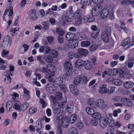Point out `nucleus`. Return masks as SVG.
<instances>
[{
	"mask_svg": "<svg viewBox=\"0 0 134 134\" xmlns=\"http://www.w3.org/2000/svg\"><path fill=\"white\" fill-rule=\"evenodd\" d=\"M39 51L41 52H43L44 53L47 54L50 52L51 49L48 46H42L40 48Z\"/></svg>",
	"mask_w": 134,
	"mask_h": 134,
	"instance_id": "nucleus-8",
	"label": "nucleus"
},
{
	"mask_svg": "<svg viewBox=\"0 0 134 134\" xmlns=\"http://www.w3.org/2000/svg\"><path fill=\"white\" fill-rule=\"evenodd\" d=\"M88 104L90 105L92 107L96 108V105L95 102H94L93 100L92 99H89L88 100Z\"/></svg>",
	"mask_w": 134,
	"mask_h": 134,
	"instance_id": "nucleus-32",
	"label": "nucleus"
},
{
	"mask_svg": "<svg viewBox=\"0 0 134 134\" xmlns=\"http://www.w3.org/2000/svg\"><path fill=\"white\" fill-rule=\"evenodd\" d=\"M12 107V102L10 101H8L7 103L6 108L7 110L9 111Z\"/></svg>",
	"mask_w": 134,
	"mask_h": 134,
	"instance_id": "nucleus-52",
	"label": "nucleus"
},
{
	"mask_svg": "<svg viewBox=\"0 0 134 134\" xmlns=\"http://www.w3.org/2000/svg\"><path fill=\"white\" fill-rule=\"evenodd\" d=\"M97 106L99 107H102L104 104V100L101 99H98L97 102L96 104H95Z\"/></svg>",
	"mask_w": 134,
	"mask_h": 134,
	"instance_id": "nucleus-35",
	"label": "nucleus"
},
{
	"mask_svg": "<svg viewBox=\"0 0 134 134\" xmlns=\"http://www.w3.org/2000/svg\"><path fill=\"white\" fill-rule=\"evenodd\" d=\"M6 73V77L7 78L8 80L9 81V83H10L11 82V79L10 75H11L12 76V74L9 71H7Z\"/></svg>",
	"mask_w": 134,
	"mask_h": 134,
	"instance_id": "nucleus-50",
	"label": "nucleus"
},
{
	"mask_svg": "<svg viewBox=\"0 0 134 134\" xmlns=\"http://www.w3.org/2000/svg\"><path fill=\"white\" fill-rule=\"evenodd\" d=\"M100 46V45L98 44H94L90 47V50L91 51H94L96 50Z\"/></svg>",
	"mask_w": 134,
	"mask_h": 134,
	"instance_id": "nucleus-39",
	"label": "nucleus"
},
{
	"mask_svg": "<svg viewBox=\"0 0 134 134\" xmlns=\"http://www.w3.org/2000/svg\"><path fill=\"white\" fill-rule=\"evenodd\" d=\"M63 81V79L60 77H57L54 81L53 83L55 87H58L62 85Z\"/></svg>",
	"mask_w": 134,
	"mask_h": 134,
	"instance_id": "nucleus-9",
	"label": "nucleus"
},
{
	"mask_svg": "<svg viewBox=\"0 0 134 134\" xmlns=\"http://www.w3.org/2000/svg\"><path fill=\"white\" fill-rule=\"evenodd\" d=\"M59 86H60L61 90L62 91H63L64 92H65L67 91V89L65 85H61Z\"/></svg>",
	"mask_w": 134,
	"mask_h": 134,
	"instance_id": "nucleus-59",
	"label": "nucleus"
},
{
	"mask_svg": "<svg viewBox=\"0 0 134 134\" xmlns=\"http://www.w3.org/2000/svg\"><path fill=\"white\" fill-rule=\"evenodd\" d=\"M92 116L93 118L97 120L100 119L101 118L100 114L98 112L93 113Z\"/></svg>",
	"mask_w": 134,
	"mask_h": 134,
	"instance_id": "nucleus-40",
	"label": "nucleus"
},
{
	"mask_svg": "<svg viewBox=\"0 0 134 134\" xmlns=\"http://www.w3.org/2000/svg\"><path fill=\"white\" fill-rule=\"evenodd\" d=\"M53 75L51 74H47L45 76V78L49 81L52 82H54Z\"/></svg>",
	"mask_w": 134,
	"mask_h": 134,
	"instance_id": "nucleus-31",
	"label": "nucleus"
},
{
	"mask_svg": "<svg viewBox=\"0 0 134 134\" xmlns=\"http://www.w3.org/2000/svg\"><path fill=\"white\" fill-rule=\"evenodd\" d=\"M113 127V126H111L110 125L109 127L108 128V132L109 133V134H114L115 133L114 129Z\"/></svg>",
	"mask_w": 134,
	"mask_h": 134,
	"instance_id": "nucleus-42",
	"label": "nucleus"
},
{
	"mask_svg": "<svg viewBox=\"0 0 134 134\" xmlns=\"http://www.w3.org/2000/svg\"><path fill=\"white\" fill-rule=\"evenodd\" d=\"M118 73H119V76L121 77H123L125 75V73L124 70L121 69H118Z\"/></svg>",
	"mask_w": 134,
	"mask_h": 134,
	"instance_id": "nucleus-49",
	"label": "nucleus"
},
{
	"mask_svg": "<svg viewBox=\"0 0 134 134\" xmlns=\"http://www.w3.org/2000/svg\"><path fill=\"white\" fill-rule=\"evenodd\" d=\"M37 111V109L36 108L32 107L30 108L29 110V113L30 114H32L35 113Z\"/></svg>",
	"mask_w": 134,
	"mask_h": 134,
	"instance_id": "nucleus-48",
	"label": "nucleus"
},
{
	"mask_svg": "<svg viewBox=\"0 0 134 134\" xmlns=\"http://www.w3.org/2000/svg\"><path fill=\"white\" fill-rule=\"evenodd\" d=\"M29 106V104L27 102L23 103L20 107V109L21 110L24 111Z\"/></svg>",
	"mask_w": 134,
	"mask_h": 134,
	"instance_id": "nucleus-43",
	"label": "nucleus"
},
{
	"mask_svg": "<svg viewBox=\"0 0 134 134\" xmlns=\"http://www.w3.org/2000/svg\"><path fill=\"white\" fill-rule=\"evenodd\" d=\"M73 11L71 8V14L66 13L65 17V20L68 22L71 21L73 19Z\"/></svg>",
	"mask_w": 134,
	"mask_h": 134,
	"instance_id": "nucleus-12",
	"label": "nucleus"
},
{
	"mask_svg": "<svg viewBox=\"0 0 134 134\" xmlns=\"http://www.w3.org/2000/svg\"><path fill=\"white\" fill-rule=\"evenodd\" d=\"M121 125V124L119 121H117L115 123L111 124L110 125L113 127L115 126L116 128H119L120 127Z\"/></svg>",
	"mask_w": 134,
	"mask_h": 134,
	"instance_id": "nucleus-46",
	"label": "nucleus"
},
{
	"mask_svg": "<svg viewBox=\"0 0 134 134\" xmlns=\"http://www.w3.org/2000/svg\"><path fill=\"white\" fill-rule=\"evenodd\" d=\"M29 16L30 19L32 20H36L38 18V17L36 14V10L34 9L30 10Z\"/></svg>",
	"mask_w": 134,
	"mask_h": 134,
	"instance_id": "nucleus-5",
	"label": "nucleus"
},
{
	"mask_svg": "<svg viewBox=\"0 0 134 134\" xmlns=\"http://www.w3.org/2000/svg\"><path fill=\"white\" fill-rule=\"evenodd\" d=\"M47 38L49 43H50L53 42L54 38L52 36H49L47 37Z\"/></svg>",
	"mask_w": 134,
	"mask_h": 134,
	"instance_id": "nucleus-62",
	"label": "nucleus"
},
{
	"mask_svg": "<svg viewBox=\"0 0 134 134\" xmlns=\"http://www.w3.org/2000/svg\"><path fill=\"white\" fill-rule=\"evenodd\" d=\"M70 134H78V132L76 128L72 127L69 130Z\"/></svg>",
	"mask_w": 134,
	"mask_h": 134,
	"instance_id": "nucleus-44",
	"label": "nucleus"
},
{
	"mask_svg": "<svg viewBox=\"0 0 134 134\" xmlns=\"http://www.w3.org/2000/svg\"><path fill=\"white\" fill-rule=\"evenodd\" d=\"M133 82L129 81H126L124 83V86L126 88H131L133 85Z\"/></svg>",
	"mask_w": 134,
	"mask_h": 134,
	"instance_id": "nucleus-24",
	"label": "nucleus"
},
{
	"mask_svg": "<svg viewBox=\"0 0 134 134\" xmlns=\"http://www.w3.org/2000/svg\"><path fill=\"white\" fill-rule=\"evenodd\" d=\"M85 110L87 113L89 114L92 115L94 112V111L93 109L88 107H86Z\"/></svg>",
	"mask_w": 134,
	"mask_h": 134,
	"instance_id": "nucleus-45",
	"label": "nucleus"
},
{
	"mask_svg": "<svg viewBox=\"0 0 134 134\" xmlns=\"http://www.w3.org/2000/svg\"><path fill=\"white\" fill-rule=\"evenodd\" d=\"M120 100V98L119 96H115L111 98L112 101L113 102H118Z\"/></svg>",
	"mask_w": 134,
	"mask_h": 134,
	"instance_id": "nucleus-53",
	"label": "nucleus"
},
{
	"mask_svg": "<svg viewBox=\"0 0 134 134\" xmlns=\"http://www.w3.org/2000/svg\"><path fill=\"white\" fill-rule=\"evenodd\" d=\"M112 114H107L105 118L107 120V122L110 123V125L111 124H113L114 122V121L112 117Z\"/></svg>",
	"mask_w": 134,
	"mask_h": 134,
	"instance_id": "nucleus-25",
	"label": "nucleus"
},
{
	"mask_svg": "<svg viewBox=\"0 0 134 134\" xmlns=\"http://www.w3.org/2000/svg\"><path fill=\"white\" fill-rule=\"evenodd\" d=\"M121 101L123 104L128 106H131L132 104L130 99L126 98H122L121 99Z\"/></svg>",
	"mask_w": 134,
	"mask_h": 134,
	"instance_id": "nucleus-14",
	"label": "nucleus"
},
{
	"mask_svg": "<svg viewBox=\"0 0 134 134\" xmlns=\"http://www.w3.org/2000/svg\"><path fill=\"white\" fill-rule=\"evenodd\" d=\"M75 33L70 32H68L66 35V39L68 41H71L75 38Z\"/></svg>",
	"mask_w": 134,
	"mask_h": 134,
	"instance_id": "nucleus-11",
	"label": "nucleus"
},
{
	"mask_svg": "<svg viewBox=\"0 0 134 134\" xmlns=\"http://www.w3.org/2000/svg\"><path fill=\"white\" fill-rule=\"evenodd\" d=\"M91 1L90 0H82L81 3L85 5H88L91 4Z\"/></svg>",
	"mask_w": 134,
	"mask_h": 134,
	"instance_id": "nucleus-51",
	"label": "nucleus"
},
{
	"mask_svg": "<svg viewBox=\"0 0 134 134\" xmlns=\"http://www.w3.org/2000/svg\"><path fill=\"white\" fill-rule=\"evenodd\" d=\"M99 34V32L98 31H93L91 33V35L93 38H96L97 37Z\"/></svg>",
	"mask_w": 134,
	"mask_h": 134,
	"instance_id": "nucleus-47",
	"label": "nucleus"
},
{
	"mask_svg": "<svg viewBox=\"0 0 134 134\" xmlns=\"http://www.w3.org/2000/svg\"><path fill=\"white\" fill-rule=\"evenodd\" d=\"M111 29L110 27L109 26L105 27L102 34V38L104 41L107 42L109 41V37L111 35Z\"/></svg>",
	"mask_w": 134,
	"mask_h": 134,
	"instance_id": "nucleus-2",
	"label": "nucleus"
},
{
	"mask_svg": "<svg viewBox=\"0 0 134 134\" xmlns=\"http://www.w3.org/2000/svg\"><path fill=\"white\" fill-rule=\"evenodd\" d=\"M38 126L37 128L36 131L40 134H41V129L42 128V125L41 123L38 124Z\"/></svg>",
	"mask_w": 134,
	"mask_h": 134,
	"instance_id": "nucleus-54",
	"label": "nucleus"
},
{
	"mask_svg": "<svg viewBox=\"0 0 134 134\" xmlns=\"http://www.w3.org/2000/svg\"><path fill=\"white\" fill-rule=\"evenodd\" d=\"M108 123H109L107 122L106 119L105 118H102L100 119V124L102 128H105L106 127Z\"/></svg>",
	"mask_w": 134,
	"mask_h": 134,
	"instance_id": "nucleus-13",
	"label": "nucleus"
},
{
	"mask_svg": "<svg viewBox=\"0 0 134 134\" xmlns=\"http://www.w3.org/2000/svg\"><path fill=\"white\" fill-rule=\"evenodd\" d=\"M58 55V53L54 49H52L50 52V55L53 57L57 58Z\"/></svg>",
	"mask_w": 134,
	"mask_h": 134,
	"instance_id": "nucleus-33",
	"label": "nucleus"
},
{
	"mask_svg": "<svg viewBox=\"0 0 134 134\" xmlns=\"http://www.w3.org/2000/svg\"><path fill=\"white\" fill-rule=\"evenodd\" d=\"M82 79V77L81 76L77 77L74 80V83L76 85H79Z\"/></svg>",
	"mask_w": 134,
	"mask_h": 134,
	"instance_id": "nucleus-27",
	"label": "nucleus"
},
{
	"mask_svg": "<svg viewBox=\"0 0 134 134\" xmlns=\"http://www.w3.org/2000/svg\"><path fill=\"white\" fill-rule=\"evenodd\" d=\"M62 93L60 92L56 93L55 97L53 96L50 97L52 103V107L54 113L56 114H58L60 112V106L59 105L57 100H60L62 98Z\"/></svg>",
	"mask_w": 134,
	"mask_h": 134,
	"instance_id": "nucleus-1",
	"label": "nucleus"
},
{
	"mask_svg": "<svg viewBox=\"0 0 134 134\" xmlns=\"http://www.w3.org/2000/svg\"><path fill=\"white\" fill-rule=\"evenodd\" d=\"M118 69H113L109 70L110 76H114L118 74Z\"/></svg>",
	"mask_w": 134,
	"mask_h": 134,
	"instance_id": "nucleus-36",
	"label": "nucleus"
},
{
	"mask_svg": "<svg viewBox=\"0 0 134 134\" xmlns=\"http://www.w3.org/2000/svg\"><path fill=\"white\" fill-rule=\"evenodd\" d=\"M119 21L121 23L120 28H118L119 31H121V30H123V31L126 33H127L128 32V30L126 28L125 24L123 21Z\"/></svg>",
	"mask_w": 134,
	"mask_h": 134,
	"instance_id": "nucleus-22",
	"label": "nucleus"
},
{
	"mask_svg": "<svg viewBox=\"0 0 134 134\" xmlns=\"http://www.w3.org/2000/svg\"><path fill=\"white\" fill-rule=\"evenodd\" d=\"M13 108L15 109L18 110L19 111H21L20 109V107L16 103L14 104L13 106Z\"/></svg>",
	"mask_w": 134,
	"mask_h": 134,
	"instance_id": "nucleus-61",
	"label": "nucleus"
},
{
	"mask_svg": "<svg viewBox=\"0 0 134 134\" xmlns=\"http://www.w3.org/2000/svg\"><path fill=\"white\" fill-rule=\"evenodd\" d=\"M82 13V11L81 9L77 10L74 15V18L76 19H79L81 17Z\"/></svg>",
	"mask_w": 134,
	"mask_h": 134,
	"instance_id": "nucleus-20",
	"label": "nucleus"
},
{
	"mask_svg": "<svg viewBox=\"0 0 134 134\" xmlns=\"http://www.w3.org/2000/svg\"><path fill=\"white\" fill-rule=\"evenodd\" d=\"M88 18L87 16H85L83 17L81 20L80 21L82 23H85L88 22Z\"/></svg>",
	"mask_w": 134,
	"mask_h": 134,
	"instance_id": "nucleus-60",
	"label": "nucleus"
},
{
	"mask_svg": "<svg viewBox=\"0 0 134 134\" xmlns=\"http://www.w3.org/2000/svg\"><path fill=\"white\" fill-rule=\"evenodd\" d=\"M56 32L60 36H63L65 34V31L60 28H57L56 30Z\"/></svg>",
	"mask_w": 134,
	"mask_h": 134,
	"instance_id": "nucleus-30",
	"label": "nucleus"
},
{
	"mask_svg": "<svg viewBox=\"0 0 134 134\" xmlns=\"http://www.w3.org/2000/svg\"><path fill=\"white\" fill-rule=\"evenodd\" d=\"M82 62L83 61L81 59H79L77 60L75 63L76 67L78 68L80 67H82L83 65Z\"/></svg>",
	"mask_w": 134,
	"mask_h": 134,
	"instance_id": "nucleus-29",
	"label": "nucleus"
},
{
	"mask_svg": "<svg viewBox=\"0 0 134 134\" xmlns=\"http://www.w3.org/2000/svg\"><path fill=\"white\" fill-rule=\"evenodd\" d=\"M77 119L76 116L75 114L72 115L70 117L69 121L71 124L75 122Z\"/></svg>",
	"mask_w": 134,
	"mask_h": 134,
	"instance_id": "nucleus-38",
	"label": "nucleus"
},
{
	"mask_svg": "<svg viewBox=\"0 0 134 134\" xmlns=\"http://www.w3.org/2000/svg\"><path fill=\"white\" fill-rule=\"evenodd\" d=\"M54 87H55V86L53 84H49L46 86V88L47 91L50 93H52L54 90Z\"/></svg>",
	"mask_w": 134,
	"mask_h": 134,
	"instance_id": "nucleus-18",
	"label": "nucleus"
},
{
	"mask_svg": "<svg viewBox=\"0 0 134 134\" xmlns=\"http://www.w3.org/2000/svg\"><path fill=\"white\" fill-rule=\"evenodd\" d=\"M113 79V78L111 77L109 79L110 81H112L114 85L117 86H120L122 84V82L120 80L116 79Z\"/></svg>",
	"mask_w": 134,
	"mask_h": 134,
	"instance_id": "nucleus-21",
	"label": "nucleus"
},
{
	"mask_svg": "<svg viewBox=\"0 0 134 134\" xmlns=\"http://www.w3.org/2000/svg\"><path fill=\"white\" fill-rule=\"evenodd\" d=\"M19 28H18L17 29L16 28H14V29L13 28H12V29H10L9 30V31L10 32H11L12 34V36H13L14 35V34L15 33V31H18L19 30Z\"/></svg>",
	"mask_w": 134,
	"mask_h": 134,
	"instance_id": "nucleus-55",
	"label": "nucleus"
},
{
	"mask_svg": "<svg viewBox=\"0 0 134 134\" xmlns=\"http://www.w3.org/2000/svg\"><path fill=\"white\" fill-rule=\"evenodd\" d=\"M128 3L134 8V0H128Z\"/></svg>",
	"mask_w": 134,
	"mask_h": 134,
	"instance_id": "nucleus-64",
	"label": "nucleus"
},
{
	"mask_svg": "<svg viewBox=\"0 0 134 134\" xmlns=\"http://www.w3.org/2000/svg\"><path fill=\"white\" fill-rule=\"evenodd\" d=\"M102 10V7L99 5L94 7L91 10L92 14L93 16H96L99 14Z\"/></svg>",
	"mask_w": 134,
	"mask_h": 134,
	"instance_id": "nucleus-4",
	"label": "nucleus"
},
{
	"mask_svg": "<svg viewBox=\"0 0 134 134\" xmlns=\"http://www.w3.org/2000/svg\"><path fill=\"white\" fill-rule=\"evenodd\" d=\"M93 16L92 15L90 16H87L88 22H91L94 21L95 19Z\"/></svg>",
	"mask_w": 134,
	"mask_h": 134,
	"instance_id": "nucleus-58",
	"label": "nucleus"
},
{
	"mask_svg": "<svg viewBox=\"0 0 134 134\" xmlns=\"http://www.w3.org/2000/svg\"><path fill=\"white\" fill-rule=\"evenodd\" d=\"M88 51L86 49L82 48L79 49L77 51V52L75 53L76 58H79L82 56H86L88 54Z\"/></svg>",
	"mask_w": 134,
	"mask_h": 134,
	"instance_id": "nucleus-3",
	"label": "nucleus"
},
{
	"mask_svg": "<svg viewBox=\"0 0 134 134\" xmlns=\"http://www.w3.org/2000/svg\"><path fill=\"white\" fill-rule=\"evenodd\" d=\"M42 24L44 26V29L46 30L48 28L49 25L48 23V22L45 21L43 22L42 23Z\"/></svg>",
	"mask_w": 134,
	"mask_h": 134,
	"instance_id": "nucleus-56",
	"label": "nucleus"
},
{
	"mask_svg": "<svg viewBox=\"0 0 134 134\" xmlns=\"http://www.w3.org/2000/svg\"><path fill=\"white\" fill-rule=\"evenodd\" d=\"M75 38L77 40H83L86 38V35L82 32H77L75 34Z\"/></svg>",
	"mask_w": 134,
	"mask_h": 134,
	"instance_id": "nucleus-6",
	"label": "nucleus"
},
{
	"mask_svg": "<svg viewBox=\"0 0 134 134\" xmlns=\"http://www.w3.org/2000/svg\"><path fill=\"white\" fill-rule=\"evenodd\" d=\"M69 87L71 92L72 93L75 95H77L79 94V91L76 86L71 84L69 85Z\"/></svg>",
	"mask_w": 134,
	"mask_h": 134,
	"instance_id": "nucleus-15",
	"label": "nucleus"
},
{
	"mask_svg": "<svg viewBox=\"0 0 134 134\" xmlns=\"http://www.w3.org/2000/svg\"><path fill=\"white\" fill-rule=\"evenodd\" d=\"M85 68L88 70L91 69L92 66V63L88 60L84 61L82 62Z\"/></svg>",
	"mask_w": 134,
	"mask_h": 134,
	"instance_id": "nucleus-17",
	"label": "nucleus"
},
{
	"mask_svg": "<svg viewBox=\"0 0 134 134\" xmlns=\"http://www.w3.org/2000/svg\"><path fill=\"white\" fill-rule=\"evenodd\" d=\"M45 59L46 62L47 63H51L53 61V59L50 55H47L45 57Z\"/></svg>",
	"mask_w": 134,
	"mask_h": 134,
	"instance_id": "nucleus-34",
	"label": "nucleus"
},
{
	"mask_svg": "<svg viewBox=\"0 0 134 134\" xmlns=\"http://www.w3.org/2000/svg\"><path fill=\"white\" fill-rule=\"evenodd\" d=\"M84 125L82 122H78L77 123V126L79 129H81L83 127Z\"/></svg>",
	"mask_w": 134,
	"mask_h": 134,
	"instance_id": "nucleus-57",
	"label": "nucleus"
},
{
	"mask_svg": "<svg viewBox=\"0 0 134 134\" xmlns=\"http://www.w3.org/2000/svg\"><path fill=\"white\" fill-rule=\"evenodd\" d=\"M68 57L70 58H72L74 57L76 58L75 54L72 52H69L68 54Z\"/></svg>",
	"mask_w": 134,
	"mask_h": 134,
	"instance_id": "nucleus-63",
	"label": "nucleus"
},
{
	"mask_svg": "<svg viewBox=\"0 0 134 134\" xmlns=\"http://www.w3.org/2000/svg\"><path fill=\"white\" fill-rule=\"evenodd\" d=\"M100 89L98 90L99 92L102 94L106 93L109 91V90L107 88L106 84H103L99 86Z\"/></svg>",
	"mask_w": 134,
	"mask_h": 134,
	"instance_id": "nucleus-7",
	"label": "nucleus"
},
{
	"mask_svg": "<svg viewBox=\"0 0 134 134\" xmlns=\"http://www.w3.org/2000/svg\"><path fill=\"white\" fill-rule=\"evenodd\" d=\"M47 68L51 72L53 73L56 70L55 66L52 64H48L47 66Z\"/></svg>",
	"mask_w": 134,
	"mask_h": 134,
	"instance_id": "nucleus-19",
	"label": "nucleus"
},
{
	"mask_svg": "<svg viewBox=\"0 0 134 134\" xmlns=\"http://www.w3.org/2000/svg\"><path fill=\"white\" fill-rule=\"evenodd\" d=\"M69 119L68 118L66 117L62 119L61 124L63 127H66L69 125Z\"/></svg>",
	"mask_w": 134,
	"mask_h": 134,
	"instance_id": "nucleus-16",
	"label": "nucleus"
},
{
	"mask_svg": "<svg viewBox=\"0 0 134 134\" xmlns=\"http://www.w3.org/2000/svg\"><path fill=\"white\" fill-rule=\"evenodd\" d=\"M64 68L67 70H70L72 69V66L70 62L68 61H66L64 65Z\"/></svg>",
	"mask_w": 134,
	"mask_h": 134,
	"instance_id": "nucleus-28",
	"label": "nucleus"
},
{
	"mask_svg": "<svg viewBox=\"0 0 134 134\" xmlns=\"http://www.w3.org/2000/svg\"><path fill=\"white\" fill-rule=\"evenodd\" d=\"M100 16L103 19H105L109 15V10L107 8H104L101 10Z\"/></svg>",
	"mask_w": 134,
	"mask_h": 134,
	"instance_id": "nucleus-10",
	"label": "nucleus"
},
{
	"mask_svg": "<svg viewBox=\"0 0 134 134\" xmlns=\"http://www.w3.org/2000/svg\"><path fill=\"white\" fill-rule=\"evenodd\" d=\"M134 63V59L132 58H130L125 63L126 64L129 68H131L133 66Z\"/></svg>",
	"mask_w": 134,
	"mask_h": 134,
	"instance_id": "nucleus-23",
	"label": "nucleus"
},
{
	"mask_svg": "<svg viewBox=\"0 0 134 134\" xmlns=\"http://www.w3.org/2000/svg\"><path fill=\"white\" fill-rule=\"evenodd\" d=\"M24 94L23 95L24 99L26 100H28L29 98V91L26 88H23Z\"/></svg>",
	"mask_w": 134,
	"mask_h": 134,
	"instance_id": "nucleus-26",
	"label": "nucleus"
},
{
	"mask_svg": "<svg viewBox=\"0 0 134 134\" xmlns=\"http://www.w3.org/2000/svg\"><path fill=\"white\" fill-rule=\"evenodd\" d=\"M71 41L72 42L73 45V47H72V48H75L77 47L79 43V41L77 39L75 38Z\"/></svg>",
	"mask_w": 134,
	"mask_h": 134,
	"instance_id": "nucleus-37",
	"label": "nucleus"
},
{
	"mask_svg": "<svg viewBox=\"0 0 134 134\" xmlns=\"http://www.w3.org/2000/svg\"><path fill=\"white\" fill-rule=\"evenodd\" d=\"M90 42L88 41H83L81 42V45L82 47H87L90 46Z\"/></svg>",
	"mask_w": 134,
	"mask_h": 134,
	"instance_id": "nucleus-41",
	"label": "nucleus"
}]
</instances>
